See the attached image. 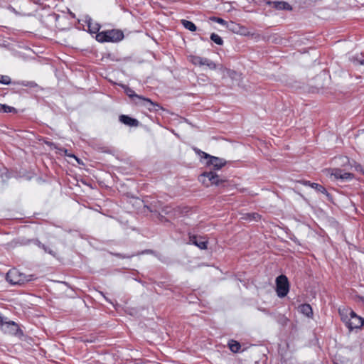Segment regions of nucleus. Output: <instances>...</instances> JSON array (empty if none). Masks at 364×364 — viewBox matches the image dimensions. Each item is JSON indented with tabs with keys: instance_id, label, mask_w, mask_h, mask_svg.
Listing matches in <instances>:
<instances>
[{
	"instance_id": "1",
	"label": "nucleus",
	"mask_w": 364,
	"mask_h": 364,
	"mask_svg": "<svg viewBox=\"0 0 364 364\" xmlns=\"http://www.w3.org/2000/svg\"><path fill=\"white\" fill-rule=\"evenodd\" d=\"M339 312L341 319L350 331L359 328L364 324V319L351 309L340 310Z\"/></svg>"
},
{
	"instance_id": "2",
	"label": "nucleus",
	"mask_w": 364,
	"mask_h": 364,
	"mask_svg": "<svg viewBox=\"0 0 364 364\" xmlns=\"http://www.w3.org/2000/svg\"><path fill=\"white\" fill-rule=\"evenodd\" d=\"M125 93L133 100L135 104L143 106L148 109L149 111H158L159 109H161V107L158 103L152 102L149 98H146L135 94L134 91L129 87L125 89Z\"/></svg>"
},
{
	"instance_id": "3",
	"label": "nucleus",
	"mask_w": 364,
	"mask_h": 364,
	"mask_svg": "<svg viewBox=\"0 0 364 364\" xmlns=\"http://www.w3.org/2000/svg\"><path fill=\"white\" fill-rule=\"evenodd\" d=\"M123 38V33L119 30L114 29L99 32L96 36V40L99 42H117Z\"/></svg>"
},
{
	"instance_id": "4",
	"label": "nucleus",
	"mask_w": 364,
	"mask_h": 364,
	"mask_svg": "<svg viewBox=\"0 0 364 364\" xmlns=\"http://www.w3.org/2000/svg\"><path fill=\"white\" fill-rule=\"evenodd\" d=\"M6 280L13 285L22 284L31 280V275L27 276L17 269H12L6 274Z\"/></svg>"
},
{
	"instance_id": "5",
	"label": "nucleus",
	"mask_w": 364,
	"mask_h": 364,
	"mask_svg": "<svg viewBox=\"0 0 364 364\" xmlns=\"http://www.w3.org/2000/svg\"><path fill=\"white\" fill-rule=\"evenodd\" d=\"M289 291L288 278L284 275H279L276 279V292L279 297L283 298L287 295Z\"/></svg>"
},
{
	"instance_id": "6",
	"label": "nucleus",
	"mask_w": 364,
	"mask_h": 364,
	"mask_svg": "<svg viewBox=\"0 0 364 364\" xmlns=\"http://www.w3.org/2000/svg\"><path fill=\"white\" fill-rule=\"evenodd\" d=\"M190 61L197 66H206L210 70H215L218 65L211 60L198 55H191L189 57Z\"/></svg>"
},
{
	"instance_id": "7",
	"label": "nucleus",
	"mask_w": 364,
	"mask_h": 364,
	"mask_svg": "<svg viewBox=\"0 0 364 364\" xmlns=\"http://www.w3.org/2000/svg\"><path fill=\"white\" fill-rule=\"evenodd\" d=\"M227 28L234 33L241 36H248L252 35V33L245 27L240 24L231 22L227 25Z\"/></svg>"
},
{
	"instance_id": "8",
	"label": "nucleus",
	"mask_w": 364,
	"mask_h": 364,
	"mask_svg": "<svg viewBox=\"0 0 364 364\" xmlns=\"http://www.w3.org/2000/svg\"><path fill=\"white\" fill-rule=\"evenodd\" d=\"M204 158L208 159L207 164L212 165L215 169H220L226 164V161L223 159L210 156L205 152H202Z\"/></svg>"
},
{
	"instance_id": "9",
	"label": "nucleus",
	"mask_w": 364,
	"mask_h": 364,
	"mask_svg": "<svg viewBox=\"0 0 364 364\" xmlns=\"http://www.w3.org/2000/svg\"><path fill=\"white\" fill-rule=\"evenodd\" d=\"M331 176H333L335 179L341 181H350L354 178L353 173L343 171L340 168H333L331 170Z\"/></svg>"
},
{
	"instance_id": "10",
	"label": "nucleus",
	"mask_w": 364,
	"mask_h": 364,
	"mask_svg": "<svg viewBox=\"0 0 364 364\" xmlns=\"http://www.w3.org/2000/svg\"><path fill=\"white\" fill-rule=\"evenodd\" d=\"M267 4L272 9L277 10L291 11L292 7L287 1H267Z\"/></svg>"
},
{
	"instance_id": "11",
	"label": "nucleus",
	"mask_w": 364,
	"mask_h": 364,
	"mask_svg": "<svg viewBox=\"0 0 364 364\" xmlns=\"http://www.w3.org/2000/svg\"><path fill=\"white\" fill-rule=\"evenodd\" d=\"M190 242L195 245L201 250L207 249L208 241L203 237H198L197 236H191Z\"/></svg>"
},
{
	"instance_id": "12",
	"label": "nucleus",
	"mask_w": 364,
	"mask_h": 364,
	"mask_svg": "<svg viewBox=\"0 0 364 364\" xmlns=\"http://www.w3.org/2000/svg\"><path fill=\"white\" fill-rule=\"evenodd\" d=\"M86 23L88 26V30L92 33H98L100 29V25L92 21V19L90 17H87L85 20Z\"/></svg>"
},
{
	"instance_id": "13",
	"label": "nucleus",
	"mask_w": 364,
	"mask_h": 364,
	"mask_svg": "<svg viewBox=\"0 0 364 364\" xmlns=\"http://www.w3.org/2000/svg\"><path fill=\"white\" fill-rule=\"evenodd\" d=\"M119 121L122 123L130 127H137L139 124V122L137 119L124 114L119 117Z\"/></svg>"
},
{
	"instance_id": "14",
	"label": "nucleus",
	"mask_w": 364,
	"mask_h": 364,
	"mask_svg": "<svg viewBox=\"0 0 364 364\" xmlns=\"http://www.w3.org/2000/svg\"><path fill=\"white\" fill-rule=\"evenodd\" d=\"M299 311L308 317H311L313 315L311 306L309 304H301L299 307Z\"/></svg>"
},
{
	"instance_id": "15",
	"label": "nucleus",
	"mask_w": 364,
	"mask_h": 364,
	"mask_svg": "<svg viewBox=\"0 0 364 364\" xmlns=\"http://www.w3.org/2000/svg\"><path fill=\"white\" fill-rule=\"evenodd\" d=\"M220 70L223 71L224 75H227L232 79H237L240 77V75L235 70L225 68L223 66L220 67Z\"/></svg>"
},
{
	"instance_id": "16",
	"label": "nucleus",
	"mask_w": 364,
	"mask_h": 364,
	"mask_svg": "<svg viewBox=\"0 0 364 364\" xmlns=\"http://www.w3.org/2000/svg\"><path fill=\"white\" fill-rule=\"evenodd\" d=\"M199 181L206 187L210 186L209 172H205L199 176Z\"/></svg>"
},
{
	"instance_id": "17",
	"label": "nucleus",
	"mask_w": 364,
	"mask_h": 364,
	"mask_svg": "<svg viewBox=\"0 0 364 364\" xmlns=\"http://www.w3.org/2000/svg\"><path fill=\"white\" fill-rule=\"evenodd\" d=\"M241 218L243 220H249V221H252V220L257 221L260 218V216L257 213H252L243 214Z\"/></svg>"
},
{
	"instance_id": "18",
	"label": "nucleus",
	"mask_w": 364,
	"mask_h": 364,
	"mask_svg": "<svg viewBox=\"0 0 364 364\" xmlns=\"http://www.w3.org/2000/svg\"><path fill=\"white\" fill-rule=\"evenodd\" d=\"M355 65H364V55L363 53L356 54L350 58Z\"/></svg>"
},
{
	"instance_id": "19",
	"label": "nucleus",
	"mask_w": 364,
	"mask_h": 364,
	"mask_svg": "<svg viewBox=\"0 0 364 364\" xmlns=\"http://www.w3.org/2000/svg\"><path fill=\"white\" fill-rule=\"evenodd\" d=\"M209 176H210V186H212V185L218 186L221 182H223L222 180L219 179V176L216 173H215L212 171L209 172Z\"/></svg>"
},
{
	"instance_id": "20",
	"label": "nucleus",
	"mask_w": 364,
	"mask_h": 364,
	"mask_svg": "<svg viewBox=\"0 0 364 364\" xmlns=\"http://www.w3.org/2000/svg\"><path fill=\"white\" fill-rule=\"evenodd\" d=\"M182 25L188 30L191 31H196V25L188 20L183 19L181 20Z\"/></svg>"
},
{
	"instance_id": "21",
	"label": "nucleus",
	"mask_w": 364,
	"mask_h": 364,
	"mask_svg": "<svg viewBox=\"0 0 364 364\" xmlns=\"http://www.w3.org/2000/svg\"><path fill=\"white\" fill-rule=\"evenodd\" d=\"M230 350L233 353H237L241 348L240 343L235 341H231L228 343Z\"/></svg>"
},
{
	"instance_id": "22",
	"label": "nucleus",
	"mask_w": 364,
	"mask_h": 364,
	"mask_svg": "<svg viewBox=\"0 0 364 364\" xmlns=\"http://www.w3.org/2000/svg\"><path fill=\"white\" fill-rule=\"evenodd\" d=\"M311 187L312 188L316 190L318 192H320L323 194L328 196V192H327L326 189L321 185L314 183L311 184Z\"/></svg>"
},
{
	"instance_id": "23",
	"label": "nucleus",
	"mask_w": 364,
	"mask_h": 364,
	"mask_svg": "<svg viewBox=\"0 0 364 364\" xmlns=\"http://www.w3.org/2000/svg\"><path fill=\"white\" fill-rule=\"evenodd\" d=\"M210 39H211V41H213L214 43H215L216 44H218L219 46H221L223 43V41L222 38L216 33H212L210 35Z\"/></svg>"
},
{
	"instance_id": "24",
	"label": "nucleus",
	"mask_w": 364,
	"mask_h": 364,
	"mask_svg": "<svg viewBox=\"0 0 364 364\" xmlns=\"http://www.w3.org/2000/svg\"><path fill=\"white\" fill-rule=\"evenodd\" d=\"M15 108L6 105L0 104V112L9 113L15 111Z\"/></svg>"
},
{
	"instance_id": "25",
	"label": "nucleus",
	"mask_w": 364,
	"mask_h": 364,
	"mask_svg": "<svg viewBox=\"0 0 364 364\" xmlns=\"http://www.w3.org/2000/svg\"><path fill=\"white\" fill-rule=\"evenodd\" d=\"M210 20L212 21L217 22L221 25L226 26H227V25L229 24L224 19H223L221 18H218V17L213 16V17L210 18Z\"/></svg>"
},
{
	"instance_id": "26",
	"label": "nucleus",
	"mask_w": 364,
	"mask_h": 364,
	"mask_svg": "<svg viewBox=\"0 0 364 364\" xmlns=\"http://www.w3.org/2000/svg\"><path fill=\"white\" fill-rule=\"evenodd\" d=\"M0 82L4 85H9L11 82V79L7 75H0Z\"/></svg>"
},
{
	"instance_id": "27",
	"label": "nucleus",
	"mask_w": 364,
	"mask_h": 364,
	"mask_svg": "<svg viewBox=\"0 0 364 364\" xmlns=\"http://www.w3.org/2000/svg\"><path fill=\"white\" fill-rule=\"evenodd\" d=\"M21 85L23 86H29V87H35L36 86V84L33 82H22Z\"/></svg>"
},
{
	"instance_id": "28",
	"label": "nucleus",
	"mask_w": 364,
	"mask_h": 364,
	"mask_svg": "<svg viewBox=\"0 0 364 364\" xmlns=\"http://www.w3.org/2000/svg\"><path fill=\"white\" fill-rule=\"evenodd\" d=\"M38 246L43 248L45 252H47L50 255H53V252L51 250H48L44 245L39 243Z\"/></svg>"
},
{
	"instance_id": "29",
	"label": "nucleus",
	"mask_w": 364,
	"mask_h": 364,
	"mask_svg": "<svg viewBox=\"0 0 364 364\" xmlns=\"http://www.w3.org/2000/svg\"><path fill=\"white\" fill-rule=\"evenodd\" d=\"M61 151H63L65 155H67L69 157L74 158L79 164H80V160L75 155H73V154H67L68 151L66 149H62Z\"/></svg>"
},
{
	"instance_id": "30",
	"label": "nucleus",
	"mask_w": 364,
	"mask_h": 364,
	"mask_svg": "<svg viewBox=\"0 0 364 364\" xmlns=\"http://www.w3.org/2000/svg\"><path fill=\"white\" fill-rule=\"evenodd\" d=\"M171 208L170 207H165L163 208L161 213L168 215L171 213Z\"/></svg>"
},
{
	"instance_id": "31",
	"label": "nucleus",
	"mask_w": 364,
	"mask_h": 364,
	"mask_svg": "<svg viewBox=\"0 0 364 364\" xmlns=\"http://www.w3.org/2000/svg\"><path fill=\"white\" fill-rule=\"evenodd\" d=\"M355 170L357 171L361 172V173H363L364 174V170H363V167L360 165H356L355 166Z\"/></svg>"
},
{
	"instance_id": "32",
	"label": "nucleus",
	"mask_w": 364,
	"mask_h": 364,
	"mask_svg": "<svg viewBox=\"0 0 364 364\" xmlns=\"http://www.w3.org/2000/svg\"><path fill=\"white\" fill-rule=\"evenodd\" d=\"M302 183L304 185V186H311V184H312L313 183L310 182L309 181H304L302 182Z\"/></svg>"
}]
</instances>
